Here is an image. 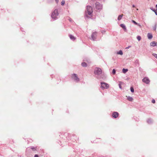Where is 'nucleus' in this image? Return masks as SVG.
<instances>
[{
  "instance_id": "25",
  "label": "nucleus",
  "mask_w": 157,
  "mask_h": 157,
  "mask_svg": "<svg viewBox=\"0 0 157 157\" xmlns=\"http://www.w3.org/2000/svg\"><path fill=\"white\" fill-rule=\"evenodd\" d=\"M152 55L155 57L157 59V54H156L154 53L152 54Z\"/></svg>"
},
{
  "instance_id": "30",
  "label": "nucleus",
  "mask_w": 157,
  "mask_h": 157,
  "mask_svg": "<svg viewBox=\"0 0 157 157\" xmlns=\"http://www.w3.org/2000/svg\"><path fill=\"white\" fill-rule=\"evenodd\" d=\"M155 12V14H156V15H157V12H156V11L155 10V12Z\"/></svg>"
},
{
  "instance_id": "29",
  "label": "nucleus",
  "mask_w": 157,
  "mask_h": 157,
  "mask_svg": "<svg viewBox=\"0 0 157 157\" xmlns=\"http://www.w3.org/2000/svg\"><path fill=\"white\" fill-rule=\"evenodd\" d=\"M131 47V46H128V47L126 48L128 49V48H130Z\"/></svg>"
},
{
  "instance_id": "15",
  "label": "nucleus",
  "mask_w": 157,
  "mask_h": 157,
  "mask_svg": "<svg viewBox=\"0 0 157 157\" xmlns=\"http://www.w3.org/2000/svg\"><path fill=\"white\" fill-rule=\"evenodd\" d=\"M127 99L129 101H132L133 100V98L130 97H127Z\"/></svg>"
},
{
  "instance_id": "3",
  "label": "nucleus",
  "mask_w": 157,
  "mask_h": 157,
  "mask_svg": "<svg viewBox=\"0 0 157 157\" xmlns=\"http://www.w3.org/2000/svg\"><path fill=\"white\" fill-rule=\"evenodd\" d=\"M101 69L98 67H96L94 69V73L96 75H100L101 74Z\"/></svg>"
},
{
  "instance_id": "14",
  "label": "nucleus",
  "mask_w": 157,
  "mask_h": 157,
  "mask_svg": "<svg viewBox=\"0 0 157 157\" xmlns=\"http://www.w3.org/2000/svg\"><path fill=\"white\" fill-rule=\"evenodd\" d=\"M81 65L83 67H86L87 66L86 63L85 62H83L82 63Z\"/></svg>"
},
{
  "instance_id": "1",
  "label": "nucleus",
  "mask_w": 157,
  "mask_h": 157,
  "mask_svg": "<svg viewBox=\"0 0 157 157\" xmlns=\"http://www.w3.org/2000/svg\"><path fill=\"white\" fill-rule=\"evenodd\" d=\"M58 15V10L57 9L54 10L52 13L51 15V17L54 19H56L57 18V16Z\"/></svg>"
},
{
  "instance_id": "17",
  "label": "nucleus",
  "mask_w": 157,
  "mask_h": 157,
  "mask_svg": "<svg viewBox=\"0 0 157 157\" xmlns=\"http://www.w3.org/2000/svg\"><path fill=\"white\" fill-rule=\"evenodd\" d=\"M128 71V69H123L122 70V72L123 73H125Z\"/></svg>"
},
{
  "instance_id": "4",
  "label": "nucleus",
  "mask_w": 157,
  "mask_h": 157,
  "mask_svg": "<svg viewBox=\"0 0 157 157\" xmlns=\"http://www.w3.org/2000/svg\"><path fill=\"white\" fill-rule=\"evenodd\" d=\"M71 77L72 79L77 82H78L79 80V78L76 74H72L71 76Z\"/></svg>"
},
{
  "instance_id": "8",
  "label": "nucleus",
  "mask_w": 157,
  "mask_h": 157,
  "mask_svg": "<svg viewBox=\"0 0 157 157\" xmlns=\"http://www.w3.org/2000/svg\"><path fill=\"white\" fill-rule=\"evenodd\" d=\"M112 115L113 117L117 118L118 117L119 114L118 112H115L113 113Z\"/></svg>"
},
{
  "instance_id": "28",
  "label": "nucleus",
  "mask_w": 157,
  "mask_h": 157,
  "mask_svg": "<svg viewBox=\"0 0 157 157\" xmlns=\"http://www.w3.org/2000/svg\"><path fill=\"white\" fill-rule=\"evenodd\" d=\"M34 157H38V156L37 155H34Z\"/></svg>"
},
{
  "instance_id": "5",
  "label": "nucleus",
  "mask_w": 157,
  "mask_h": 157,
  "mask_svg": "<svg viewBox=\"0 0 157 157\" xmlns=\"http://www.w3.org/2000/svg\"><path fill=\"white\" fill-rule=\"evenodd\" d=\"M95 7L98 10H101L102 8V6L98 2H97L95 4Z\"/></svg>"
},
{
  "instance_id": "24",
  "label": "nucleus",
  "mask_w": 157,
  "mask_h": 157,
  "mask_svg": "<svg viewBox=\"0 0 157 157\" xmlns=\"http://www.w3.org/2000/svg\"><path fill=\"white\" fill-rule=\"evenodd\" d=\"M112 73H113V75H115V73H116V71H115V69H113V70Z\"/></svg>"
},
{
  "instance_id": "6",
  "label": "nucleus",
  "mask_w": 157,
  "mask_h": 157,
  "mask_svg": "<svg viewBox=\"0 0 157 157\" xmlns=\"http://www.w3.org/2000/svg\"><path fill=\"white\" fill-rule=\"evenodd\" d=\"M101 87L102 88L107 89L109 87V85L106 83L105 82H101Z\"/></svg>"
},
{
  "instance_id": "19",
  "label": "nucleus",
  "mask_w": 157,
  "mask_h": 157,
  "mask_svg": "<svg viewBox=\"0 0 157 157\" xmlns=\"http://www.w3.org/2000/svg\"><path fill=\"white\" fill-rule=\"evenodd\" d=\"M36 147H31V149L33 151H36Z\"/></svg>"
},
{
  "instance_id": "7",
  "label": "nucleus",
  "mask_w": 157,
  "mask_h": 157,
  "mask_svg": "<svg viewBox=\"0 0 157 157\" xmlns=\"http://www.w3.org/2000/svg\"><path fill=\"white\" fill-rule=\"evenodd\" d=\"M97 33L96 32H94L92 33L91 35L92 39L93 40H94L96 38L97 36Z\"/></svg>"
},
{
  "instance_id": "27",
  "label": "nucleus",
  "mask_w": 157,
  "mask_h": 157,
  "mask_svg": "<svg viewBox=\"0 0 157 157\" xmlns=\"http://www.w3.org/2000/svg\"><path fill=\"white\" fill-rule=\"evenodd\" d=\"M151 102L152 103H155V101L154 99H152Z\"/></svg>"
},
{
  "instance_id": "32",
  "label": "nucleus",
  "mask_w": 157,
  "mask_h": 157,
  "mask_svg": "<svg viewBox=\"0 0 157 157\" xmlns=\"http://www.w3.org/2000/svg\"><path fill=\"white\" fill-rule=\"evenodd\" d=\"M55 0L57 3H58V2L59 0Z\"/></svg>"
},
{
  "instance_id": "20",
  "label": "nucleus",
  "mask_w": 157,
  "mask_h": 157,
  "mask_svg": "<svg viewBox=\"0 0 157 157\" xmlns=\"http://www.w3.org/2000/svg\"><path fill=\"white\" fill-rule=\"evenodd\" d=\"M123 83L121 82H120V83H119V87H120V89H121L122 88V87H121V85H122V84H123Z\"/></svg>"
},
{
  "instance_id": "21",
  "label": "nucleus",
  "mask_w": 157,
  "mask_h": 157,
  "mask_svg": "<svg viewBox=\"0 0 157 157\" xmlns=\"http://www.w3.org/2000/svg\"><path fill=\"white\" fill-rule=\"evenodd\" d=\"M130 90H131V92H132V93L134 92V89H133V87H131Z\"/></svg>"
},
{
  "instance_id": "34",
  "label": "nucleus",
  "mask_w": 157,
  "mask_h": 157,
  "mask_svg": "<svg viewBox=\"0 0 157 157\" xmlns=\"http://www.w3.org/2000/svg\"><path fill=\"white\" fill-rule=\"evenodd\" d=\"M156 7L157 8V5H156Z\"/></svg>"
},
{
  "instance_id": "31",
  "label": "nucleus",
  "mask_w": 157,
  "mask_h": 157,
  "mask_svg": "<svg viewBox=\"0 0 157 157\" xmlns=\"http://www.w3.org/2000/svg\"><path fill=\"white\" fill-rule=\"evenodd\" d=\"M151 9L154 12H155V11L156 10H153V9Z\"/></svg>"
},
{
  "instance_id": "2",
  "label": "nucleus",
  "mask_w": 157,
  "mask_h": 157,
  "mask_svg": "<svg viewBox=\"0 0 157 157\" xmlns=\"http://www.w3.org/2000/svg\"><path fill=\"white\" fill-rule=\"evenodd\" d=\"M88 14L90 15L93 12V10L92 7L90 6H87L86 7V12Z\"/></svg>"
},
{
  "instance_id": "11",
  "label": "nucleus",
  "mask_w": 157,
  "mask_h": 157,
  "mask_svg": "<svg viewBox=\"0 0 157 157\" xmlns=\"http://www.w3.org/2000/svg\"><path fill=\"white\" fill-rule=\"evenodd\" d=\"M70 39L73 40H75V38L73 35H70L69 36Z\"/></svg>"
},
{
  "instance_id": "35",
  "label": "nucleus",
  "mask_w": 157,
  "mask_h": 157,
  "mask_svg": "<svg viewBox=\"0 0 157 157\" xmlns=\"http://www.w3.org/2000/svg\"><path fill=\"white\" fill-rule=\"evenodd\" d=\"M156 11H157V9L156 10Z\"/></svg>"
},
{
  "instance_id": "33",
  "label": "nucleus",
  "mask_w": 157,
  "mask_h": 157,
  "mask_svg": "<svg viewBox=\"0 0 157 157\" xmlns=\"http://www.w3.org/2000/svg\"><path fill=\"white\" fill-rule=\"evenodd\" d=\"M132 7H135V6L134 5H133L132 6Z\"/></svg>"
},
{
  "instance_id": "26",
  "label": "nucleus",
  "mask_w": 157,
  "mask_h": 157,
  "mask_svg": "<svg viewBox=\"0 0 157 157\" xmlns=\"http://www.w3.org/2000/svg\"><path fill=\"white\" fill-rule=\"evenodd\" d=\"M132 22L133 23H134V24H135V25H137V22H136L135 21H134V20H132Z\"/></svg>"
},
{
  "instance_id": "10",
  "label": "nucleus",
  "mask_w": 157,
  "mask_h": 157,
  "mask_svg": "<svg viewBox=\"0 0 157 157\" xmlns=\"http://www.w3.org/2000/svg\"><path fill=\"white\" fill-rule=\"evenodd\" d=\"M150 46L152 47H154L157 46V42L155 41H152L150 43Z\"/></svg>"
},
{
  "instance_id": "12",
  "label": "nucleus",
  "mask_w": 157,
  "mask_h": 157,
  "mask_svg": "<svg viewBox=\"0 0 157 157\" xmlns=\"http://www.w3.org/2000/svg\"><path fill=\"white\" fill-rule=\"evenodd\" d=\"M147 37L149 39H151L152 38L153 36L151 34L148 33L147 34Z\"/></svg>"
},
{
  "instance_id": "9",
  "label": "nucleus",
  "mask_w": 157,
  "mask_h": 157,
  "mask_svg": "<svg viewBox=\"0 0 157 157\" xmlns=\"http://www.w3.org/2000/svg\"><path fill=\"white\" fill-rule=\"evenodd\" d=\"M143 81L147 84H148L150 82L149 80L147 78H144L143 79Z\"/></svg>"
},
{
  "instance_id": "22",
  "label": "nucleus",
  "mask_w": 157,
  "mask_h": 157,
  "mask_svg": "<svg viewBox=\"0 0 157 157\" xmlns=\"http://www.w3.org/2000/svg\"><path fill=\"white\" fill-rule=\"evenodd\" d=\"M65 3V2L63 0L62 1V2H61V5L62 6H63L64 5Z\"/></svg>"
},
{
  "instance_id": "23",
  "label": "nucleus",
  "mask_w": 157,
  "mask_h": 157,
  "mask_svg": "<svg viewBox=\"0 0 157 157\" xmlns=\"http://www.w3.org/2000/svg\"><path fill=\"white\" fill-rule=\"evenodd\" d=\"M137 39L139 41H140V40L141 39V38L140 36H138L137 37Z\"/></svg>"
},
{
  "instance_id": "16",
  "label": "nucleus",
  "mask_w": 157,
  "mask_h": 157,
  "mask_svg": "<svg viewBox=\"0 0 157 157\" xmlns=\"http://www.w3.org/2000/svg\"><path fill=\"white\" fill-rule=\"evenodd\" d=\"M123 16V14H122L121 15H119L118 17V20H121L122 17Z\"/></svg>"
},
{
  "instance_id": "18",
  "label": "nucleus",
  "mask_w": 157,
  "mask_h": 157,
  "mask_svg": "<svg viewBox=\"0 0 157 157\" xmlns=\"http://www.w3.org/2000/svg\"><path fill=\"white\" fill-rule=\"evenodd\" d=\"M117 54L122 55H123V52L121 50H120L118 52H117Z\"/></svg>"
},
{
  "instance_id": "13",
  "label": "nucleus",
  "mask_w": 157,
  "mask_h": 157,
  "mask_svg": "<svg viewBox=\"0 0 157 157\" xmlns=\"http://www.w3.org/2000/svg\"><path fill=\"white\" fill-rule=\"evenodd\" d=\"M120 26L122 28H123L125 30V31L126 30V27L123 24H121Z\"/></svg>"
}]
</instances>
